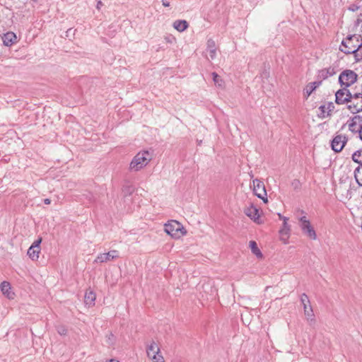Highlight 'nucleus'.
<instances>
[{"instance_id":"11","label":"nucleus","mask_w":362,"mask_h":362,"mask_svg":"<svg viewBox=\"0 0 362 362\" xmlns=\"http://www.w3.org/2000/svg\"><path fill=\"white\" fill-rule=\"evenodd\" d=\"M348 141V137L343 134H338L335 136L331 143L332 149L337 153L342 151L344 146Z\"/></svg>"},{"instance_id":"36","label":"nucleus","mask_w":362,"mask_h":362,"mask_svg":"<svg viewBox=\"0 0 362 362\" xmlns=\"http://www.w3.org/2000/svg\"><path fill=\"white\" fill-rule=\"evenodd\" d=\"M333 108L334 105H332V103H329L327 107L328 112H331ZM327 115H329V112H327Z\"/></svg>"},{"instance_id":"18","label":"nucleus","mask_w":362,"mask_h":362,"mask_svg":"<svg viewBox=\"0 0 362 362\" xmlns=\"http://www.w3.org/2000/svg\"><path fill=\"white\" fill-rule=\"evenodd\" d=\"M206 51L209 52V57L211 59H214L216 57V46L215 41L213 40L212 39H209L207 41Z\"/></svg>"},{"instance_id":"15","label":"nucleus","mask_w":362,"mask_h":362,"mask_svg":"<svg viewBox=\"0 0 362 362\" xmlns=\"http://www.w3.org/2000/svg\"><path fill=\"white\" fill-rule=\"evenodd\" d=\"M95 293L91 290H87L84 296V303L88 307H92L95 305Z\"/></svg>"},{"instance_id":"39","label":"nucleus","mask_w":362,"mask_h":362,"mask_svg":"<svg viewBox=\"0 0 362 362\" xmlns=\"http://www.w3.org/2000/svg\"><path fill=\"white\" fill-rule=\"evenodd\" d=\"M102 5H103V3H102L100 1H99L98 2V4H97L96 8H97L98 9H100V6H101Z\"/></svg>"},{"instance_id":"6","label":"nucleus","mask_w":362,"mask_h":362,"mask_svg":"<svg viewBox=\"0 0 362 362\" xmlns=\"http://www.w3.org/2000/svg\"><path fill=\"white\" fill-rule=\"evenodd\" d=\"M299 222L300 227L303 234L312 240H316V232L313 227L311 226L310 221L307 219L306 216L300 217Z\"/></svg>"},{"instance_id":"30","label":"nucleus","mask_w":362,"mask_h":362,"mask_svg":"<svg viewBox=\"0 0 362 362\" xmlns=\"http://www.w3.org/2000/svg\"><path fill=\"white\" fill-rule=\"evenodd\" d=\"M325 109H326L325 105H320L319 107V110H320V117H321L322 118H325L326 117V115H325Z\"/></svg>"},{"instance_id":"27","label":"nucleus","mask_w":362,"mask_h":362,"mask_svg":"<svg viewBox=\"0 0 362 362\" xmlns=\"http://www.w3.org/2000/svg\"><path fill=\"white\" fill-rule=\"evenodd\" d=\"M290 231V226L287 222L283 223V228L280 230L281 234L288 235Z\"/></svg>"},{"instance_id":"24","label":"nucleus","mask_w":362,"mask_h":362,"mask_svg":"<svg viewBox=\"0 0 362 362\" xmlns=\"http://www.w3.org/2000/svg\"><path fill=\"white\" fill-rule=\"evenodd\" d=\"M352 160L356 163L361 165H362V148L356 151L352 154Z\"/></svg>"},{"instance_id":"34","label":"nucleus","mask_w":362,"mask_h":362,"mask_svg":"<svg viewBox=\"0 0 362 362\" xmlns=\"http://www.w3.org/2000/svg\"><path fill=\"white\" fill-rule=\"evenodd\" d=\"M361 22H362V15H361V16H358V18H357V19H356V22H355V25H356V26H358V25H359V24H360Z\"/></svg>"},{"instance_id":"7","label":"nucleus","mask_w":362,"mask_h":362,"mask_svg":"<svg viewBox=\"0 0 362 362\" xmlns=\"http://www.w3.org/2000/svg\"><path fill=\"white\" fill-rule=\"evenodd\" d=\"M300 301L303 306L304 313L306 319L310 322V324L312 322H315V315L312 306L310 305L308 296L305 293H303L300 296Z\"/></svg>"},{"instance_id":"22","label":"nucleus","mask_w":362,"mask_h":362,"mask_svg":"<svg viewBox=\"0 0 362 362\" xmlns=\"http://www.w3.org/2000/svg\"><path fill=\"white\" fill-rule=\"evenodd\" d=\"M320 83V82H319V83H317V82L310 83L306 86V88H305L304 93H305V95H306L307 98L310 95V94L315 90V88H317V86Z\"/></svg>"},{"instance_id":"35","label":"nucleus","mask_w":362,"mask_h":362,"mask_svg":"<svg viewBox=\"0 0 362 362\" xmlns=\"http://www.w3.org/2000/svg\"><path fill=\"white\" fill-rule=\"evenodd\" d=\"M162 4L165 6V7H168L170 6V2L168 1L167 0H162Z\"/></svg>"},{"instance_id":"20","label":"nucleus","mask_w":362,"mask_h":362,"mask_svg":"<svg viewBox=\"0 0 362 362\" xmlns=\"http://www.w3.org/2000/svg\"><path fill=\"white\" fill-rule=\"evenodd\" d=\"M245 214L254 220H256L259 217L258 209L254 206L247 208L245 210Z\"/></svg>"},{"instance_id":"2","label":"nucleus","mask_w":362,"mask_h":362,"mask_svg":"<svg viewBox=\"0 0 362 362\" xmlns=\"http://www.w3.org/2000/svg\"><path fill=\"white\" fill-rule=\"evenodd\" d=\"M361 42V36L356 35H348L344 38L339 47V49L346 54H350L356 52L357 47Z\"/></svg>"},{"instance_id":"9","label":"nucleus","mask_w":362,"mask_h":362,"mask_svg":"<svg viewBox=\"0 0 362 362\" xmlns=\"http://www.w3.org/2000/svg\"><path fill=\"white\" fill-rule=\"evenodd\" d=\"M350 90L346 87H341L335 93V103L338 105H342L349 103V100L351 98Z\"/></svg>"},{"instance_id":"1","label":"nucleus","mask_w":362,"mask_h":362,"mask_svg":"<svg viewBox=\"0 0 362 362\" xmlns=\"http://www.w3.org/2000/svg\"><path fill=\"white\" fill-rule=\"evenodd\" d=\"M152 159V155L148 151L139 152L129 164L131 171L137 172L144 168Z\"/></svg>"},{"instance_id":"16","label":"nucleus","mask_w":362,"mask_h":362,"mask_svg":"<svg viewBox=\"0 0 362 362\" xmlns=\"http://www.w3.org/2000/svg\"><path fill=\"white\" fill-rule=\"evenodd\" d=\"M336 70L334 67L329 66L327 69H323L319 71V77L323 80L327 79V78L334 76L336 74Z\"/></svg>"},{"instance_id":"12","label":"nucleus","mask_w":362,"mask_h":362,"mask_svg":"<svg viewBox=\"0 0 362 362\" xmlns=\"http://www.w3.org/2000/svg\"><path fill=\"white\" fill-rule=\"evenodd\" d=\"M119 257V252L117 250H112L107 253L100 254L95 259V262L104 263L108 261L115 259Z\"/></svg>"},{"instance_id":"31","label":"nucleus","mask_w":362,"mask_h":362,"mask_svg":"<svg viewBox=\"0 0 362 362\" xmlns=\"http://www.w3.org/2000/svg\"><path fill=\"white\" fill-rule=\"evenodd\" d=\"M57 332L60 335H65L67 332V330L64 327H59L57 329Z\"/></svg>"},{"instance_id":"8","label":"nucleus","mask_w":362,"mask_h":362,"mask_svg":"<svg viewBox=\"0 0 362 362\" xmlns=\"http://www.w3.org/2000/svg\"><path fill=\"white\" fill-rule=\"evenodd\" d=\"M253 192L258 198L262 199L264 203H267V194L263 182L258 179L253 180Z\"/></svg>"},{"instance_id":"17","label":"nucleus","mask_w":362,"mask_h":362,"mask_svg":"<svg viewBox=\"0 0 362 362\" xmlns=\"http://www.w3.org/2000/svg\"><path fill=\"white\" fill-rule=\"evenodd\" d=\"M160 352V348L155 341H152L146 348V353L148 358L153 355H158Z\"/></svg>"},{"instance_id":"5","label":"nucleus","mask_w":362,"mask_h":362,"mask_svg":"<svg viewBox=\"0 0 362 362\" xmlns=\"http://www.w3.org/2000/svg\"><path fill=\"white\" fill-rule=\"evenodd\" d=\"M348 109L351 113L356 114L362 111V91L351 94V98L349 100Z\"/></svg>"},{"instance_id":"3","label":"nucleus","mask_w":362,"mask_h":362,"mask_svg":"<svg viewBox=\"0 0 362 362\" xmlns=\"http://www.w3.org/2000/svg\"><path fill=\"white\" fill-rule=\"evenodd\" d=\"M165 231L174 238H180L186 234L183 226L175 220H171L165 224Z\"/></svg>"},{"instance_id":"37","label":"nucleus","mask_w":362,"mask_h":362,"mask_svg":"<svg viewBox=\"0 0 362 362\" xmlns=\"http://www.w3.org/2000/svg\"><path fill=\"white\" fill-rule=\"evenodd\" d=\"M279 216V218L283 220V223H285V222H287L288 221V218L285 217V216H281L280 214H278Z\"/></svg>"},{"instance_id":"38","label":"nucleus","mask_w":362,"mask_h":362,"mask_svg":"<svg viewBox=\"0 0 362 362\" xmlns=\"http://www.w3.org/2000/svg\"><path fill=\"white\" fill-rule=\"evenodd\" d=\"M43 202L45 204H49L51 203V200L49 199H45L43 200Z\"/></svg>"},{"instance_id":"13","label":"nucleus","mask_w":362,"mask_h":362,"mask_svg":"<svg viewBox=\"0 0 362 362\" xmlns=\"http://www.w3.org/2000/svg\"><path fill=\"white\" fill-rule=\"evenodd\" d=\"M1 291L8 299H13L15 293L11 291V286L8 281H4L0 285Z\"/></svg>"},{"instance_id":"33","label":"nucleus","mask_w":362,"mask_h":362,"mask_svg":"<svg viewBox=\"0 0 362 362\" xmlns=\"http://www.w3.org/2000/svg\"><path fill=\"white\" fill-rule=\"evenodd\" d=\"M357 173H362V165H361L360 166H358L354 170V174H356V175H357Z\"/></svg>"},{"instance_id":"29","label":"nucleus","mask_w":362,"mask_h":362,"mask_svg":"<svg viewBox=\"0 0 362 362\" xmlns=\"http://www.w3.org/2000/svg\"><path fill=\"white\" fill-rule=\"evenodd\" d=\"M41 243H42V238H40L33 242L31 247H33V248H35V249H40V245Z\"/></svg>"},{"instance_id":"19","label":"nucleus","mask_w":362,"mask_h":362,"mask_svg":"<svg viewBox=\"0 0 362 362\" xmlns=\"http://www.w3.org/2000/svg\"><path fill=\"white\" fill-rule=\"evenodd\" d=\"M188 25V23L185 20H177L173 23V28L179 32L185 30Z\"/></svg>"},{"instance_id":"21","label":"nucleus","mask_w":362,"mask_h":362,"mask_svg":"<svg viewBox=\"0 0 362 362\" xmlns=\"http://www.w3.org/2000/svg\"><path fill=\"white\" fill-rule=\"evenodd\" d=\"M250 247L251 248L252 252L257 257L262 258L263 255L260 250L257 247V244L255 241L251 240L250 241Z\"/></svg>"},{"instance_id":"4","label":"nucleus","mask_w":362,"mask_h":362,"mask_svg":"<svg viewBox=\"0 0 362 362\" xmlns=\"http://www.w3.org/2000/svg\"><path fill=\"white\" fill-rule=\"evenodd\" d=\"M358 75L351 69L343 71L339 76V83L341 87L349 88L356 82Z\"/></svg>"},{"instance_id":"14","label":"nucleus","mask_w":362,"mask_h":362,"mask_svg":"<svg viewBox=\"0 0 362 362\" xmlns=\"http://www.w3.org/2000/svg\"><path fill=\"white\" fill-rule=\"evenodd\" d=\"M16 40V35L13 32H7L2 36V41L4 45L11 46Z\"/></svg>"},{"instance_id":"26","label":"nucleus","mask_w":362,"mask_h":362,"mask_svg":"<svg viewBox=\"0 0 362 362\" xmlns=\"http://www.w3.org/2000/svg\"><path fill=\"white\" fill-rule=\"evenodd\" d=\"M354 55L356 62L362 60V42H360L358 45L357 50Z\"/></svg>"},{"instance_id":"10","label":"nucleus","mask_w":362,"mask_h":362,"mask_svg":"<svg viewBox=\"0 0 362 362\" xmlns=\"http://www.w3.org/2000/svg\"><path fill=\"white\" fill-rule=\"evenodd\" d=\"M349 130L354 134H360L362 129V116L355 115L347 121Z\"/></svg>"},{"instance_id":"23","label":"nucleus","mask_w":362,"mask_h":362,"mask_svg":"<svg viewBox=\"0 0 362 362\" xmlns=\"http://www.w3.org/2000/svg\"><path fill=\"white\" fill-rule=\"evenodd\" d=\"M40 252V249H35L30 246L28 250V255L33 260H36L39 258Z\"/></svg>"},{"instance_id":"25","label":"nucleus","mask_w":362,"mask_h":362,"mask_svg":"<svg viewBox=\"0 0 362 362\" xmlns=\"http://www.w3.org/2000/svg\"><path fill=\"white\" fill-rule=\"evenodd\" d=\"M213 81L216 86L222 88L223 86V81L220 76H218L216 72H213L212 74Z\"/></svg>"},{"instance_id":"28","label":"nucleus","mask_w":362,"mask_h":362,"mask_svg":"<svg viewBox=\"0 0 362 362\" xmlns=\"http://www.w3.org/2000/svg\"><path fill=\"white\" fill-rule=\"evenodd\" d=\"M149 358H151L153 362H165L163 356L160 354L158 355H153Z\"/></svg>"},{"instance_id":"40","label":"nucleus","mask_w":362,"mask_h":362,"mask_svg":"<svg viewBox=\"0 0 362 362\" xmlns=\"http://www.w3.org/2000/svg\"><path fill=\"white\" fill-rule=\"evenodd\" d=\"M108 362H119V361L116 359L112 358V359L109 360Z\"/></svg>"},{"instance_id":"32","label":"nucleus","mask_w":362,"mask_h":362,"mask_svg":"<svg viewBox=\"0 0 362 362\" xmlns=\"http://www.w3.org/2000/svg\"><path fill=\"white\" fill-rule=\"evenodd\" d=\"M358 174L359 173H357V175H356V174H354V177H355V180H356L357 184L359 186L362 187V178L359 179Z\"/></svg>"}]
</instances>
